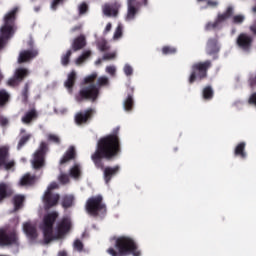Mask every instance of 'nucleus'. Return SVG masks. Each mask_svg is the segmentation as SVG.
Returning a JSON list of instances; mask_svg holds the SVG:
<instances>
[{
	"label": "nucleus",
	"mask_w": 256,
	"mask_h": 256,
	"mask_svg": "<svg viewBox=\"0 0 256 256\" xmlns=\"http://www.w3.org/2000/svg\"><path fill=\"white\" fill-rule=\"evenodd\" d=\"M57 212H50L46 214L40 224V229L43 231L45 243H51L57 239H63L71 230V218L64 217L57 225L55 232H53V223L57 219Z\"/></svg>",
	"instance_id": "obj_1"
},
{
	"label": "nucleus",
	"mask_w": 256,
	"mask_h": 256,
	"mask_svg": "<svg viewBox=\"0 0 256 256\" xmlns=\"http://www.w3.org/2000/svg\"><path fill=\"white\" fill-rule=\"evenodd\" d=\"M119 128H116L114 132L98 142V148L96 152L92 155V160L96 167L103 169V164L101 159L105 157L106 159H113L119 153Z\"/></svg>",
	"instance_id": "obj_2"
},
{
	"label": "nucleus",
	"mask_w": 256,
	"mask_h": 256,
	"mask_svg": "<svg viewBox=\"0 0 256 256\" xmlns=\"http://www.w3.org/2000/svg\"><path fill=\"white\" fill-rule=\"evenodd\" d=\"M106 253L111 256H141V250L137 246V242L131 237L121 236L115 240V247H110Z\"/></svg>",
	"instance_id": "obj_3"
},
{
	"label": "nucleus",
	"mask_w": 256,
	"mask_h": 256,
	"mask_svg": "<svg viewBox=\"0 0 256 256\" xmlns=\"http://www.w3.org/2000/svg\"><path fill=\"white\" fill-rule=\"evenodd\" d=\"M19 11L18 7L13 8L4 16V24L0 28V49H3L6 39H11L15 33V15Z\"/></svg>",
	"instance_id": "obj_4"
},
{
	"label": "nucleus",
	"mask_w": 256,
	"mask_h": 256,
	"mask_svg": "<svg viewBox=\"0 0 256 256\" xmlns=\"http://www.w3.org/2000/svg\"><path fill=\"white\" fill-rule=\"evenodd\" d=\"M213 64L211 60H206L204 62H196L191 66V74L188 78L189 85H193L195 81H203L207 79V73Z\"/></svg>",
	"instance_id": "obj_5"
},
{
	"label": "nucleus",
	"mask_w": 256,
	"mask_h": 256,
	"mask_svg": "<svg viewBox=\"0 0 256 256\" xmlns=\"http://www.w3.org/2000/svg\"><path fill=\"white\" fill-rule=\"evenodd\" d=\"M86 210L90 215H102L107 211L105 204H103V197L96 196L89 198L86 203Z\"/></svg>",
	"instance_id": "obj_6"
},
{
	"label": "nucleus",
	"mask_w": 256,
	"mask_h": 256,
	"mask_svg": "<svg viewBox=\"0 0 256 256\" xmlns=\"http://www.w3.org/2000/svg\"><path fill=\"white\" fill-rule=\"evenodd\" d=\"M58 188L59 184H57L56 182L51 183L47 187V190L45 191L43 196V203L45 207H47V209H49V207L57 205V203L59 202V194L53 193V190Z\"/></svg>",
	"instance_id": "obj_7"
},
{
	"label": "nucleus",
	"mask_w": 256,
	"mask_h": 256,
	"mask_svg": "<svg viewBox=\"0 0 256 256\" xmlns=\"http://www.w3.org/2000/svg\"><path fill=\"white\" fill-rule=\"evenodd\" d=\"M47 151V144L42 142L39 149L34 153L31 160L33 169H41L45 166V153Z\"/></svg>",
	"instance_id": "obj_8"
},
{
	"label": "nucleus",
	"mask_w": 256,
	"mask_h": 256,
	"mask_svg": "<svg viewBox=\"0 0 256 256\" xmlns=\"http://www.w3.org/2000/svg\"><path fill=\"white\" fill-rule=\"evenodd\" d=\"M236 44L244 53H251V49H253V36L247 33H240L236 39Z\"/></svg>",
	"instance_id": "obj_9"
},
{
	"label": "nucleus",
	"mask_w": 256,
	"mask_h": 256,
	"mask_svg": "<svg viewBox=\"0 0 256 256\" xmlns=\"http://www.w3.org/2000/svg\"><path fill=\"white\" fill-rule=\"evenodd\" d=\"M139 13V2L137 0H127V13L124 17V20L127 23L135 21Z\"/></svg>",
	"instance_id": "obj_10"
},
{
	"label": "nucleus",
	"mask_w": 256,
	"mask_h": 256,
	"mask_svg": "<svg viewBox=\"0 0 256 256\" xmlns=\"http://www.w3.org/2000/svg\"><path fill=\"white\" fill-rule=\"evenodd\" d=\"M219 51H221L219 38H209L206 43V54L213 57V59H218Z\"/></svg>",
	"instance_id": "obj_11"
},
{
	"label": "nucleus",
	"mask_w": 256,
	"mask_h": 256,
	"mask_svg": "<svg viewBox=\"0 0 256 256\" xmlns=\"http://www.w3.org/2000/svg\"><path fill=\"white\" fill-rule=\"evenodd\" d=\"M9 148L6 146L0 147V167H3L6 169V171H9V169H13L15 167V161L9 160Z\"/></svg>",
	"instance_id": "obj_12"
},
{
	"label": "nucleus",
	"mask_w": 256,
	"mask_h": 256,
	"mask_svg": "<svg viewBox=\"0 0 256 256\" xmlns=\"http://www.w3.org/2000/svg\"><path fill=\"white\" fill-rule=\"evenodd\" d=\"M37 225L34 222L28 221L25 222L22 226V229L26 235V237L30 241H35L39 237V233H37Z\"/></svg>",
	"instance_id": "obj_13"
},
{
	"label": "nucleus",
	"mask_w": 256,
	"mask_h": 256,
	"mask_svg": "<svg viewBox=\"0 0 256 256\" xmlns=\"http://www.w3.org/2000/svg\"><path fill=\"white\" fill-rule=\"evenodd\" d=\"M80 97H82V99L95 101V99L99 97V89H97V86L95 85L88 86L80 91Z\"/></svg>",
	"instance_id": "obj_14"
},
{
	"label": "nucleus",
	"mask_w": 256,
	"mask_h": 256,
	"mask_svg": "<svg viewBox=\"0 0 256 256\" xmlns=\"http://www.w3.org/2000/svg\"><path fill=\"white\" fill-rule=\"evenodd\" d=\"M29 75V70L25 68H18L14 73V77L8 80V85L15 87L18 83H21L25 77Z\"/></svg>",
	"instance_id": "obj_15"
},
{
	"label": "nucleus",
	"mask_w": 256,
	"mask_h": 256,
	"mask_svg": "<svg viewBox=\"0 0 256 256\" xmlns=\"http://www.w3.org/2000/svg\"><path fill=\"white\" fill-rule=\"evenodd\" d=\"M17 243L15 233H9L5 230H0V245H14Z\"/></svg>",
	"instance_id": "obj_16"
},
{
	"label": "nucleus",
	"mask_w": 256,
	"mask_h": 256,
	"mask_svg": "<svg viewBox=\"0 0 256 256\" xmlns=\"http://www.w3.org/2000/svg\"><path fill=\"white\" fill-rule=\"evenodd\" d=\"M119 9H121V3L119 2H115L112 5L105 4L102 6V11L106 17H117Z\"/></svg>",
	"instance_id": "obj_17"
},
{
	"label": "nucleus",
	"mask_w": 256,
	"mask_h": 256,
	"mask_svg": "<svg viewBox=\"0 0 256 256\" xmlns=\"http://www.w3.org/2000/svg\"><path fill=\"white\" fill-rule=\"evenodd\" d=\"M37 55H39V52L35 49L23 50L19 54L18 63H27V61H31V59H34Z\"/></svg>",
	"instance_id": "obj_18"
},
{
	"label": "nucleus",
	"mask_w": 256,
	"mask_h": 256,
	"mask_svg": "<svg viewBox=\"0 0 256 256\" xmlns=\"http://www.w3.org/2000/svg\"><path fill=\"white\" fill-rule=\"evenodd\" d=\"M94 110L89 109L85 112L77 113L75 116V122L77 125H83V123H87L88 119H91V115H93Z\"/></svg>",
	"instance_id": "obj_19"
},
{
	"label": "nucleus",
	"mask_w": 256,
	"mask_h": 256,
	"mask_svg": "<svg viewBox=\"0 0 256 256\" xmlns=\"http://www.w3.org/2000/svg\"><path fill=\"white\" fill-rule=\"evenodd\" d=\"M117 173H119V166L105 168L104 169L105 184L108 185V183L111 181L112 177H115V175Z\"/></svg>",
	"instance_id": "obj_20"
},
{
	"label": "nucleus",
	"mask_w": 256,
	"mask_h": 256,
	"mask_svg": "<svg viewBox=\"0 0 256 256\" xmlns=\"http://www.w3.org/2000/svg\"><path fill=\"white\" fill-rule=\"evenodd\" d=\"M245 147H247V143H238L234 149L235 157H240V159H247V152L245 151Z\"/></svg>",
	"instance_id": "obj_21"
},
{
	"label": "nucleus",
	"mask_w": 256,
	"mask_h": 256,
	"mask_svg": "<svg viewBox=\"0 0 256 256\" xmlns=\"http://www.w3.org/2000/svg\"><path fill=\"white\" fill-rule=\"evenodd\" d=\"M75 79H77V72L72 71L68 74L67 79L64 82V85L66 89H68L69 93L73 92V85H75Z\"/></svg>",
	"instance_id": "obj_22"
},
{
	"label": "nucleus",
	"mask_w": 256,
	"mask_h": 256,
	"mask_svg": "<svg viewBox=\"0 0 256 256\" xmlns=\"http://www.w3.org/2000/svg\"><path fill=\"white\" fill-rule=\"evenodd\" d=\"M71 159H75V148L73 146H71L60 159V165H65V163H69Z\"/></svg>",
	"instance_id": "obj_23"
},
{
	"label": "nucleus",
	"mask_w": 256,
	"mask_h": 256,
	"mask_svg": "<svg viewBox=\"0 0 256 256\" xmlns=\"http://www.w3.org/2000/svg\"><path fill=\"white\" fill-rule=\"evenodd\" d=\"M87 45V42L85 41V36L81 35L78 38L74 39L72 43V49L73 51H79L80 49H83Z\"/></svg>",
	"instance_id": "obj_24"
},
{
	"label": "nucleus",
	"mask_w": 256,
	"mask_h": 256,
	"mask_svg": "<svg viewBox=\"0 0 256 256\" xmlns=\"http://www.w3.org/2000/svg\"><path fill=\"white\" fill-rule=\"evenodd\" d=\"M37 181V178L35 176H31L29 174H25L22 176V178L19 181V185L21 187H29V185H33Z\"/></svg>",
	"instance_id": "obj_25"
},
{
	"label": "nucleus",
	"mask_w": 256,
	"mask_h": 256,
	"mask_svg": "<svg viewBox=\"0 0 256 256\" xmlns=\"http://www.w3.org/2000/svg\"><path fill=\"white\" fill-rule=\"evenodd\" d=\"M231 17H233V7L229 6L223 14H218L216 21L221 25Z\"/></svg>",
	"instance_id": "obj_26"
},
{
	"label": "nucleus",
	"mask_w": 256,
	"mask_h": 256,
	"mask_svg": "<svg viewBox=\"0 0 256 256\" xmlns=\"http://www.w3.org/2000/svg\"><path fill=\"white\" fill-rule=\"evenodd\" d=\"M215 93L213 92V88L211 86H206L202 90V97L205 101H211Z\"/></svg>",
	"instance_id": "obj_27"
},
{
	"label": "nucleus",
	"mask_w": 256,
	"mask_h": 256,
	"mask_svg": "<svg viewBox=\"0 0 256 256\" xmlns=\"http://www.w3.org/2000/svg\"><path fill=\"white\" fill-rule=\"evenodd\" d=\"M74 203L75 197L73 195H67L63 198L62 207H64V209H69V207H73Z\"/></svg>",
	"instance_id": "obj_28"
},
{
	"label": "nucleus",
	"mask_w": 256,
	"mask_h": 256,
	"mask_svg": "<svg viewBox=\"0 0 256 256\" xmlns=\"http://www.w3.org/2000/svg\"><path fill=\"white\" fill-rule=\"evenodd\" d=\"M89 57H91V50L84 51L82 55L75 60V65H83Z\"/></svg>",
	"instance_id": "obj_29"
},
{
	"label": "nucleus",
	"mask_w": 256,
	"mask_h": 256,
	"mask_svg": "<svg viewBox=\"0 0 256 256\" xmlns=\"http://www.w3.org/2000/svg\"><path fill=\"white\" fill-rule=\"evenodd\" d=\"M69 173L73 179H79V177H81V166H79V164H75L70 168Z\"/></svg>",
	"instance_id": "obj_30"
},
{
	"label": "nucleus",
	"mask_w": 256,
	"mask_h": 256,
	"mask_svg": "<svg viewBox=\"0 0 256 256\" xmlns=\"http://www.w3.org/2000/svg\"><path fill=\"white\" fill-rule=\"evenodd\" d=\"M7 195H9V185L0 183V201H3Z\"/></svg>",
	"instance_id": "obj_31"
},
{
	"label": "nucleus",
	"mask_w": 256,
	"mask_h": 256,
	"mask_svg": "<svg viewBox=\"0 0 256 256\" xmlns=\"http://www.w3.org/2000/svg\"><path fill=\"white\" fill-rule=\"evenodd\" d=\"M37 117V112L35 110H32L30 112H27L25 116L22 118V123H31L33 119Z\"/></svg>",
	"instance_id": "obj_32"
},
{
	"label": "nucleus",
	"mask_w": 256,
	"mask_h": 256,
	"mask_svg": "<svg viewBox=\"0 0 256 256\" xmlns=\"http://www.w3.org/2000/svg\"><path fill=\"white\" fill-rule=\"evenodd\" d=\"M123 37V24H118L114 31L113 41H119Z\"/></svg>",
	"instance_id": "obj_33"
},
{
	"label": "nucleus",
	"mask_w": 256,
	"mask_h": 256,
	"mask_svg": "<svg viewBox=\"0 0 256 256\" xmlns=\"http://www.w3.org/2000/svg\"><path fill=\"white\" fill-rule=\"evenodd\" d=\"M23 201H25V196L23 195L14 196V207L16 211L17 209H20V207H22Z\"/></svg>",
	"instance_id": "obj_34"
},
{
	"label": "nucleus",
	"mask_w": 256,
	"mask_h": 256,
	"mask_svg": "<svg viewBox=\"0 0 256 256\" xmlns=\"http://www.w3.org/2000/svg\"><path fill=\"white\" fill-rule=\"evenodd\" d=\"M163 55H175L177 53V48L173 46H164L162 48Z\"/></svg>",
	"instance_id": "obj_35"
},
{
	"label": "nucleus",
	"mask_w": 256,
	"mask_h": 256,
	"mask_svg": "<svg viewBox=\"0 0 256 256\" xmlns=\"http://www.w3.org/2000/svg\"><path fill=\"white\" fill-rule=\"evenodd\" d=\"M133 108V96L129 95L127 99L124 100L125 111H131Z\"/></svg>",
	"instance_id": "obj_36"
},
{
	"label": "nucleus",
	"mask_w": 256,
	"mask_h": 256,
	"mask_svg": "<svg viewBox=\"0 0 256 256\" xmlns=\"http://www.w3.org/2000/svg\"><path fill=\"white\" fill-rule=\"evenodd\" d=\"M97 85L99 87H109V77L107 76L99 77L97 80Z\"/></svg>",
	"instance_id": "obj_37"
},
{
	"label": "nucleus",
	"mask_w": 256,
	"mask_h": 256,
	"mask_svg": "<svg viewBox=\"0 0 256 256\" xmlns=\"http://www.w3.org/2000/svg\"><path fill=\"white\" fill-rule=\"evenodd\" d=\"M115 57H117V53L115 52H112V53H109V54H105L103 56V59H98L96 62H95V65H101V62L104 60V59H115Z\"/></svg>",
	"instance_id": "obj_38"
},
{
	"label": "nucleus",
	"mask_w": 256,
	"mask_h": 256,
	"mask_svg": "<svg viewBox=\"0 0 256 256\" xmlns=\"http://www.w3.org/2000/svg\"><path fill=\"white\" fill-rule=\"evenodd\" d=\"M219 22L215 20L214 22H208L205 26L206 31H211L212 29H219Z\"/></svg>",
	"instance_id": "obj_39"
},
{
	"label": "nucleus",
	"mask_w": 256,
	"mask_h": 256,
	"mask_svg": "<svg viewBox=\"0 0 256 256\" xmlns=\"http://www.w3.org/2000/svg\"><path fill=\"white\" fill-rule=\"evenodd\" d=\"M105 72L110 75V77H115L117 73V67L115 65L107 66Z\"/></svg>",
	"instance_id": "obj_40"
},
{
	"label": "nucleus",
	"mask_w": 256,
	"mask_h": 256,
	"mask_svg": "<svg viewBox=\"0 0 256 256\" xmlns=\"http://www.w3.org/2000/svg\"><path fill=\"white\" fill-rule=\"evenodd\" d=\"M8 100H9V93H7L5 90L0 91V105H3Z\"/></svg>",
	"instance_id": "obj_41"
},
{
	"label": "nucleus",
	"mask_w": 256,
	"mask_h": 256,
	"mask_svg": "<svg viewBox=\"0 0 256 256\" xmlns=\"http://www.w3.org/2000/svg\"><path fill=\"white\" fill-rule=\"evenodd\" d=\"M123 71L126 77H131V75H133V66H131V64H125Z\"/></svg>",
	"instance_id": "obj_42"
},
{
	"label": "nucleus",
	"mask_w": 256,
	"mask_h": 256,
	"mask_svg": "<svg viewBox=\"0 0 256 256\" xmlns=\"http://www.w3.org/2000/svg\"><path fill=\"white\" fill-rule=\"evenodd\" d=\"M71 50H68L66 54L62 56L61 63L62 65H68L69 64V57H71Z\"/></svg>",
	"instance_id": "obj_43"
},
{
	"label": "nucleus",
	"mask_w": 256,
	"mask_h": 256,
	"mask_svg": "<svg viewBox=\"0 0 256 256\" xmlns=\"http://www.w3.org/2000/svg\"><path fill=\"white\" fill-rule=\"evenodd\" d=\"M232 21L235 25H241V23H243V21H245V16L236 15L233 17Z\"/></svg>",
	"instance_id": "obj_44"
},
{
	"label": "nucleus",
	"mask_w": 256,
	"mask_h": 256,
	"mask_svg": "<svg viewBox=\"0 0 256 256\" xmlns=\"http://www.w3.org/2000/svg\"><path fill=\"white\" fill-rule=\"evenodd\" d=\"M206 7H211L212 9H217V7H219V1L206 0Z\"/></svg>",
	"instance_id": "obj_45"
},
{
	"label": "nucleus",
	"mask_w": 256,
	"mask_h": 256,
	"mask_svg": "<svg viewBox=\"0 0 256 256\" xmlns=\"http://www.w3.org/2000/svg\"><path fill=\"white\" fill-rule=\"evenodd\" d=\"M29 139H31L30 134L22 136V138L20 139V141L18 143V149H21V147H23L24 144L27 143Z\"/></svg>",
	"instance_id": "obj_46"
},
{
	"label": "nucleus",
	"mask_w": 256,
	"mask_h": 256,
	"mask_svg": "<svg viewBox=\"0 0 256 256\" xmlns=\"http://www.w3.org/2000/svg\"><path fill=\"white\" fill-rule=\"evenodd\" d=\"M98 49L100 51H107L109 49V46H107V42L105 40H101L99 43H98Z\"/></svg>",
	"instance_id": "obj_47"
},
{
	"label": "nucleus",
	"mask_w": 256,
	"mask_h": 256,
	"mask_svg": "<svg viewBox=\"0 0 256 256\" xmlns=\"http://www.w3.org/2000/svg\"><path fill=\"white\" fill-rule=\"evenodd\" d=\"M58 180L60 181V183H63L65 185L66 183H69V176L67 174H60Z\"/></svg>",
	"instance_id": "obj_48"
},
{
	"label": "nucleus",
	"mask_w": 256,
	"mask_h": 256,
	"mask_svg": "<svg viewBox=\"0 0 256 256\" xmlns=\"http://www.w3.org/2000/svg\"><path fill=\"white\" fill-rule=\"evenodd\" d=\"M97 79V73H93L84 79V83H93Z\"/></svg>",
	"instance_id": "obj_49"
},
{
	"label": "nucleus",
	"mask_w": 256,
	"mask_h": 256,
	"mask_svg": "<svg viewBox=\"0 0 256 256\" xmlns=\"http://www.w3.org/2000/svg\"><path fill=\"white\" fill-rule=\"evenodd\" d=\"M78 9H79L80 15H84V13H87V9H89V7L87 6L86 3H82L78 6Z\"/></svg>",
	"instance_id": "obj_50"
},
{
	"label": "nucleus",
	"mask_w": 256,
	"mask_h": 256,
	"mask_svg": "<svg viewBox=\"0 0 256 256\" xmlns=\"http://www.w3.org/2000/svg\"><path fill=\"white\" fill-rule=\"evenodd\" d=\"M65 0H53V2L51 3V9L52 11H55L57 9V7H59V5H61V3H63Z\"/></svg>",
	"instance_id": "obj_51"
},
{
	"label": "nucleus",
	"mask_w": 256,
	"mask_h": 256,
	"mask_svg": "<svg viewBox=\"0 0 256 256\" xmlns=\"http://www.w3.org/2000/svg\"><path fill=\"white\" fill-rule=\"evenodd\" d=\"M48 141H52V143H59L60 139L59 136L55 135V134H48Z\"/></svg>",
	"instance_id": "obj_52"
},
{
	"label": "nucleus",
	"mask_w": 256,
	"mask_h": 256,
	"mask_svg": "<svg viewBox=\"0 0 256 256\" xmlns=\"http://www.w3.org/2000/svg\"><path fill=\"white\" fill-rule=\"evenodd\" d=\"M74 249L76 251H81L83 249V243L79 240L74 241Z\"/></svg>",
	"instance_id": "obj_53"
},
{
	"label": "nucleus",
	"mask_w": 256,
	"mask_h": 256,
	"mask_svg": "<svg viewBox=\"0 0 256 256\" xmlns=\"http://www.w3.org/2000/svg\"><path fill=\"white\" fill-rule=\"evenodd\" d=\"M0 125H2V127L9 125V120L6 117H0Z\"/></svg>",
	"instance_id": "obj_54"
},
{
	"label": "nucleus",
	"mask_w": 256,
	"mask_h": 256,
	"mask_svg": "<svg viewBox=\"0 0 256 256\" xmlns=\"http://www.w3.org/2000/svg\"><path fill=\"white\" fill-rule=\"evenodd\" d=\"M249 103H252V105L256 106V92L250 96Z\"/></svg>",
	"instance_id": "obj_55"
},
{
	"label": "nucleus",
	"mask_w": 256,
	"mask_h": 256,
	"mask_svg": "<svg viewBox=\"0 0 256 256\" xmlns=\"http://www.w3.org/2000/svg\"><path fill=\"white\" fill-rule=\"evenodd\" d=\"M250 31L256 37V20H255L254 24L252 26H250Z\"/></svg>",
	"instance_id": "obj_56"
},
{
	"label": "nucleus",
	"mask_w": 256,
	"mask_h": 256,
	"mask_svg": "<svg viewBox=\"0 0 256 256\" xmlns=\"http://www.w3.org/2000/svg\"><path fill=\"white\" fill-rule=\"evenodd\" d=\"M112 25L111 23H108L104 29V33H109V31H111Z\"/></svg>",
	"instance_id": "obj_57"
},
{
	"label": "nucleus",
	"mask_w": 256,
	"mask_h": 256,
	"mask_svg": "<svg viewBox=\"0 0 256 256\" xmlns=\"http://www.w3.org/2000/svg\"><path fill=\"white\" fill-rule=\"evenodd\" d=\"M58 256H67V252L66 251H60L58 253Z\"/></svg>",
	"instance_id": "obj_58"
},
{
	"label": "nucleus",
	"mask_w": 256,
	"mask_h": 256,
	"mask_svg": "<svg viewBox=\"0 0 256 256\" xmlns=\"http://www.w3.org/2000/svg\"><path fill=\"white\" fill-rule=\"evenodd\" d=\"M0 81H3V72L0 70Z\"/></svg>",
	"instance_id": "obj_59"
},
{
	"label": "nucleus",
	"mask_w": 256,
	"mask_h": 256,
	"mask_svg": "<svg viewBox=\"0 0 256 256\" xmlns=\"http://www.w3.org/2000/svg\"><path fill=\"white\" fill-rule=\"evenodd\" d=\"M77 29H81V26H77V27L73 28V31H75Z\"/></svg>",
	"instance_id": "obj_60"
},
{
	"label": "nucleus",
	"mask_w": 256,
	"mask_h": 256,
	"mask_svg": "<svg viewBox=\"0 0 256 256\" xmlns=\"http://www.w3.org/2000/svg\"><path fill=\"white\" fill-rule=\"evenodd\" d=\"M67 109H63L62 111H60V113H66Z\"/></svg>",
	"instance_id": "obj_61"
},
{
	"label": "nucleus",
	"mask_w": 256,
	"mask_h": 256,
	"mask_svg": "<svg viewBox=\"0 0 256 256\" xmlns=\"http://www.w3.org/2000/svg\"><path fill=\"white\" fill-rule=\"evenodd\" d=\"M197 1H198V3H203V2H205L207 0H197Z\"/></svg>",
	"instance_id": "obj_62"
},
{
	"label": "nucleus",
	"mask_w": 256,
	"mask_h": 256,
	"mask_svg": "<svg viewBox=\"0 0 256 256\" xmlns=\"http://www.w3.org/2000/svg\"><path fill=\"white\" fill-rule=\"evenodd\" d=\"M254 13H256V6L253 8Z\"/></svg>",
	"instance_id": "obj_63"
},
{
	"label": "nucleus",
	"mask_w": 256,
	"mask_h": 256,
	"mask_svg": "<svg viewBox=\"0 0 256 256\" xmlns=\"http://www.w3.org/2000/svg\"><path fill=\"white\" fill-rule=\"evenodd\" d=\"M35 11H39V8H35Z\"/></svg>",
	"instance_id": "obj_64"
}]
</instances>
